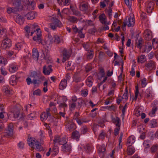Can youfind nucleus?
Listing matches in <instances>:
<instances>
[{
  "mask_svg": "<svg viewBox=\"0 0 158 158\" xmlns=\"http://www.w3.org/2000/svg\"><path fill=\"white\" fill-rule=\"evenodd\" d=\"M31 79L28 77L26 79L27 84L29 85L31 84H32L35 86L38 87L42 83V81L44 80V77L42 76L40 73L35 71H33L31 72L30 75Z\"/></svg>",
  "mask_w": 158,
  "mask_h": 158,
  "instance_id": "1",
  "label": "nucleus"
},
{
  "mask_svg": "<svg viewBox=\"0 0 158 158\" xmlns=\"http://www.w3.org/2000/svg\"><path fill=\"white\" fill-rule=\"evenodd\" d=\"M41 37V35L38 34L36 35L33 37V40L36 41L38 44L41 43L42 45L45 46L48 48L50 47L53 42V38L51 35L48 33L44 42L42 41Z\"/></svg>",
  "mask_w": 158,
  "mask_h": 158,
  "instance_id": "2",
  "label": "nucleus"
},
{
  "mask_svg": "<svg viewBox=\"0 0 158 158\" xmlns=\"http://www.w3.org/2000/svg\"><path fill=\"white\" fill-rule=\"evenodd\" d=\"M13 7H9L7 9V12L9 14L12 13H15L17 12L22 10L23 6L21 5V0H12Z\"/></svg>",
  "mask_w": 158,
  "mask_h": 158,
  "instance_id": "3",
  "label": "nucleus"
},
{
  "mask_svg": "<svg viewBox=\"0 0 158 158\" xmlns=\"http://www.w3.org/2000/svg\"><path fill=\"white\" fill-rule=\"evenodd\" d=\"M49 27L53 30L56 29L57 27L60 28L63 25L58 19L52 17L51 19V23L49 24Z\"/></svg>",
  "mask_w": 158,
  "mask_h": 158,
  "instance_id": "4",
  "label": "nucleus"
},
{
  "mask_svg": "<svg viewBox=\"0 0 158 158\" xmlns=\"http://www.w3.org/2000/svg\"><path fill=\"white\" fill-rule=\"evenodd\" d=\"M27 142L31 148H33L35 145L36 148L39 151L43 150V148L42 147L41 143L35 140L34 138H29L27 140Z\"/></svg>",
  "mask_w": 158,
  "mask_h": 158,
  "instance_id": "5",
  "label": "nucleus"
},
{
  "mask_svg": "<svg viewBox=\"0 0 158 158\" xmlns=\"http://www.w3.org/2000/svg\"><path fill=\"white\" fill-rule=\"evenodd\" d=\"M25 30L28 35L29 33L30 32V31H36L38 33L41 32L40 29L38 28V25L35 23L31 25L30 27L26 26L25 28Z\"/></svg>",
  "mask_w": 158,
  "mask_h": 158,
  "instance_id": "6",
  "label": "nucleus"
},
{
  "mask_svg": "<svg viewBox=\"0 0 158 158\" xmlns=\"http://www.w3.org/2000/svg\"><path fill=\"white\" fill-rule=\"evenodd\" d=\"M12 45L11 40L7 37H5L2 41L1 48L3 49H8Z\"/></svg>",
  "mask_w": 158,
  "mask_h": 158,
  "instance_id": "7",
  "label": "nucleus"
},
{
  "mask_svg": "<svg viewBox=\"0 0 158 158\" xmlns=\"http://www.w3.org/2000/svg\"><path fill=\"white\" fill-rule=\"evenodd\" d=\"M62 62L64 63L66 60H68L70 56V54L69 52L65 49L64 48L62 52Z\"/></svg>",
  "mask_w": 158,
  "mask_h": 158,
  "instance_id": "8",
  "label": "nucleus"
},
{
  "mask_svg": "<svg viewBox=\"0 0 158 158\" xmlns=\"http://www.w3.org/2000/svg\"><path fill=\"white\" fill-rule=\"evenodd\" d=\"M52 67L51 65H49L47 67L46 65L44 66L43 68V73L46 75H49L52 71Z\"/></svg>",
  "mask_w": 158,
  "mask_h": 158,
  "instance_id": "9",
  "label": "nucleus"
},
{
  "mask_svg": "<svg viewBox=\"0 0 158 158\" xmlns=\"http://www.w3.org/2000/svg\"><path fill=\"white\" fill-rule=\"evenodd\" d=\"M13 125L12 123H10L6 128V133L8 135H11L13 134Z\"/></svg>",
  "mask_w": 158,
  "mask_h": 158,
  "instance_id": "10",
  "label": "nucleus"
},
{
  "mask_svg": "<svg viewBox=\"0 0 158 158\" xmlns=\"http://www.w3.org/2000/svg\"><path fill=\"white\" fill-rule=\"evenodd\" d=\"M62 149L64 152H70L71 150V146L70 143H67L62 146Z\"/></svg>",
  "mask_w": 158,
  "mask_h": 158,
  "instance_id": "11",
  "label": "nucleus"
},
{
  "mask_svg": "<svg viewBox=\"0 0 158 158\" xmlns=\"http://www.w3.org/2000/svg\"><path fill=\"white\" fill-rule=\"evenodd\" d=\"M139 35L138 34L136 35L137 38L138 37ZM143 42V40L142 38H140L139 40H138V38H137L136 40L135 45L137 48L140 49L142 48Z\"/></svg>",
  "mask_w": 158,
  "mask_h": 158,
  "instance_id": "12",
  "label": "nucleus"
},
{
  "mask_svg": "<svg viewBox=\"0 0 158 158\" xmlns=\"http://www.w3.org/2000/svg\"><path fill=\"white\" fill-rule=\"evenodd\" d=\"M67 85V80L65 79L62 80L59 85L60 89L61 90L64 89L66 87Z\"/></svg>",
  "mask_w": 158,
  "mask_h": 158,
  "instance_id": "13",
  "label": "nucleus"
},
{
  "mask_svg": "<svg viewBox=\"0 0 158 158\" xmlns=\"http://www.w3.org/2000/svg\"><path fill=\"white\" fill-rule=\"evenodd\" d=\"M112 120L113 121V123L115 124L116 127H120L121 126V120L118 117H116V118L112 117Z\"/></svg>",
  "mask_w": 158,
  "mask_h": 158,
  "instance_id": "14",
  "label": "nucleus"
},
{
  "mask_svg": "<svg viewBox=\"0 0 158 158\" xmlns=\"http://www.w3.org/2000/svg\"><path fill=\"white\" fill-rule=\"evenodd\" d=\"M17 80V77L16 75H13L11 76L9 80L10 84L12 85H15L16 84Z\"/></svg>",
  "mask_w": 158,
  "mask_h": 158,
  "instance_id": "15",
  "label": "nucleus"
},
{
  "mask_svg": "<svg viewBox=\"0 0 158 158\" xmlns=\"http://www.w3.org/2000/svg\"><path fill=\"white\" fill-rule=\"evenodd\" d=\"M32 56L33 59L36 61H37L38 59L39 53L37 50L34 48L32 50Z\"/></svg>",
  "mask_w": 158,
  "mask_h": 158,
  "instance_id": "16",
  "label": "nucleus"
},
{
  "mask_svg": "<svg viewBox=\"0 0 158 158\" xmlns=\"http://www.w3.org/2000/svg\"><path fill=\"white\" fill-rule=\"evenodd\" d=\"M15 20L17 23L22 24L23 23L24 19L22 16L18 15L15 19Z\"/></svg>",
  "mask_w": 158,
  "mask_h": 158,
  "instance_id": "17",
  "label": "nucleus"
},
{
  "mask_svg": "<svg viewBox=\"0 0 158 158\" xmlns=\"http://www.w3.org/2000/svg\"><path fill=\"white\" fill-rule=\"evenodd\" d=\"M158 109V107L156 105L154 104L153 105V107L151 111H150L149 113V115L152 117L156 111H157Z\"/></svg>",
  "mask_w": 158,
  "mask_h": 158,
  "instance_id": "18",
  "label": "nucleus"
},
{
  "mask_svg": "<svg viewBox=\"0 0 158 158\" xmlns=\"http://www.w3.org/2000/svg\"><path fill=\"white\" fill-rule=\"evenodd\" d=\"M154 3L153 2H149L147 7V12L148 13H150L152 12V9L153 8Z\"/></svg>",
  "mask_w": 158,
  "mask_h": 158,
  "instance_id": "19",
  "label": "nucleus"
},
{
  "mask_svg": "<svg viewBox=\"0 0 158 158\" xmlns=\"http://www.w3.org/2000/svg\"><path fill=\"white\" fill-rule=\"evenodd\" d=\"M66 67L68 68L67 70H73L75 68L73 63L71 61L68 62L66 65Z\"/></svg>",
  "mask_w": 158,
  "mask_h": 158,
  "instance_id": "20",
  "label": "nucleus"
},
{
  "mask_svg": "<svg viewBox=\"0 0 158 158\" xmlns=\"http://www.w3.org/2000/svg\"><path fill=\"white\" fill-rule=\"evenodd\" d=\"M25 16L28 20H32L35 18V13L34 12H30L27 14Z\"/></svg>",
  "mask_w": 158,
  "mask_h": 158,
  "instance_id": "21",
  "label": "nucleus"
},
{
  "mask_svg": "<svg viewBox=\"0 0 158 158\" xmlns=\"http://www.w3.org/2000/svg\"><path fill=\"white\" fill-rule=\"evenodd\" d=\"M20 110L19 109L15 108L14 109L13 112L12 113V114L15 118H18L20 115Z\"/></svg>",
  "mask_w": 158,
  "mask_h": 158,
  "instance_id": "22",
  "label": "nucleus"
},
{
  "mask_svg": "<svg viewBox=\"0 0 158 158\" xmlns=\"http://www.w3.org/2000/svg\"><path fill=\"white\" fill-rule=\"evenodd\" d=\"M67 19L69 22L73 23H77L78 20V19L74 16H69Z\"/></svg>",
  "mask_w": 158,
  "mask_h": 158,
  "instance_id": "23",
  "label": "nucleus"
},
{
  "mask_svg": "<svg viewBox=\"0 0 158 158\" xmlns=\"http://www.w3.org/2000/svg\"><path fill=\"white\" fill-rule=\"evenodd\" d=\"M93 78L92 76H89L88 77L86 81V85L89 87H91L92 85Z\"/></svg>",
  "mask_w": 158,
  "mask_h": 158,
  "instance_id": "24",
  "label": "nucleus"
},
{
  "mask_svg": "<svg viewBox=\"0 0 158 158\" xmlns=\"http://www.w3.org/2000/svg\"><path fill=\"white\" fill-rule=\"evenodd\" d=\"M80 10L82 11H85L88 8V6L87 4L81 3L79 5Z\"/></svg>",
  "mask_w": 158,
  "mask_h": 158,
  "instance_id": "25",
  "label": "nucleus"
},
{
  "mask_svg": "<svg viewBox=\"0 0 158 158\" xmlns=\"http://www.w3.org/2000/svg\"><path fill=\"white\" fill-rule=\"evenodd\" d=\"M135 142V138L133 136H130L128 139L127 144L130 146Z\"/></svg>",
  "mask_w": 158,
  "mask_h": 158,
  "instance_id": "26",
  "label": "nucleus"
},
{
  "mask_svg": "<svg viewBox=\"0 0 158 158\" xmlns=\"http://www.w3.org/2000/svg\"><path fill=\"white\" fill-rule=\"evenodd\" d=\"M128 22L129 23L127 25L128 27H130L133 26L135 23L134 18H129L128 19Z\"/></svg>",
  "mask_w": 158,
  "mask_h": 158,
  "instance_id": "27",
  "label": "nucleus"
},
{
  "mask_svg": "<svg viewBox=\"0 0 158 158\" xmlns=\"http://www.w3.org/2000/svg\"><path fill=\"white\" fill-rule=\"evenodd\" d=\"M72 137L74 139H78L80 137L79 132L76 131L73 132L72 134Z\"/></svg>",
  "mask_w": 158,
  "mask_h": 158,
  "instance_id": "28",
  "label": "nucleus"
},
{
  "mask_svg": "<svg viewBox=\"0 0 158 158\" xmlns=\"http://www.w3.org/2000/svg\"><path fill=\"white\" fill-rule=\"evenodd\" d=\"M155 62L152 60H150L146 64V66L149 69H152L154 67Z\"/></svg>",
  "mask_w": 158,
  "mask_h": 158,
  "instance_id": "29",
  "label": "nucleus"
},
{
  "mask_svg": "<svg viewBox=\"0 0 158 158\" xmlns=\"http://www.w3.org/2000/svg\"><path fill=\"white\" fill-rule=\"evenodd\" d=\"M150 34V32L147 31L145 32L144 37L145 40L147 41L150 40L152 38V36Z\"/></svg>",
  "mask_w": 158,
  "mask_h": 158,
  "instance_id": "30",
  "label": "nucleus"
},
{
  "mask_svg": "<svg viewBox=\"0 0 158 158\" xmlns=\"http://www.w3.org/2000/svg\"><path fill=\"white\" fill-rule=\"evenodd\" d=\"M29 7L31 8V10H34L35 8V3L33 0H28Z\"/></svg>",
  "mask_w": 158,
  "mask_h": 158,
  "instance_id": "31",
  "label": "nucleus"
},
{
  "mask_svg": "<svg viewBox=\"0 0 158 158\" xmlns=\"http://www.w3.org/2000/svg\"><path fill=\"white\" fill-rule=\"evenodd\" d=\"M150 123L152 128L156 127L158 126L157 120L155 119H153L151 120L150 122Z\"/></svg>",
  "mask_w": 158,
  "mask_h": 158,
  "instance_id": "32",
  "label": "nucleus"
},
{
  "mask_svg": "<svg viewBox=\"0 0 158 158\" xmlns=\"http://www.w3.org/2000/svg\"><path fill=\"white\" fill-rule=\"evenodd\" d=\"M3 90L4 91V92L7 95H10L11 94V91H10V88L8 86H4L3 88Z\"/></svg>",
  "mask_w": 158,
  "mask_h": 158,
  "instance_id": "33",
  "label": "nucleus"
},
{
  "mask_svg": "<svg viewBox=\"0 0 158 158\" xmlns=\"http://www.w3.org/2000/svg\"><path fill=\"white\" fill-rule=\"evenodd\" d=\"M89 52L87 53V56L88 58L89 59H92L94 56V52L93 50H89Z\"/></svg>",
  "mask_w": 158,
  "mask_h": 158,
  "instance_id": "34",
  "label": "nucleus"
},
{
  "mask_svg": "<svg viewBox=\"0 0 158 158\" xmlns=\"http://www.w3.org/2000/svg\"><path fill=\"white\" fill-rule=\"evenodd\" d=\"M67 127L69 131H72L75 129V125L73 123H71L67 125Z\"/></svg>",
  "mask_w": 158,
  "mask_h": 158,
  "instance_id": "35",
  "label": "nucleus"
},
{
  "mask_svg": "<svg viewBox=\"0 0 158 158\" xmlns=\"http://www.w3.org/2000/svg\"><path fill=\"white\" fill-rule=\"evenodd\" d=\"M84 149L86 153H89L91 150V147L89 144H87L85 146Z\"/></svg>",
  "mask_w": 158,
  "mask_h": 158,
  "instance_id": "36",
  "label": "nucleus"
},
{
  "mask_svg": "<svg viewBox=\"0 0 158 158\" xmlns=\"http://www.w3.org/2000/svg\"><path fill=\"white\" fill-rule=\"evenodd\" d=\"M106 135V134L104 132V131L102 130L99 135L98 139H104Z\"/></svg>",
  "mask_w": 158,
  "mask_h": 158,
  "instance_id": "37",
  "label": "nucleus"
},
{
  "mask_svg": "<svg viewBox=\"0 0 158 158\" xmlns=\"http://www.w3.org/2000/svg\"><path fill=\"white\" fill-rule=\"evenodd\" d=\"M18 69V68L15 66L11 65L9 67V70L10 72L13 73L16 71Z\"/></svg>",
  "mask_w": 158,
  "mask_h": 158,
  "instance_id": "38",
  "label": "nucleus"
},
{
  "mask_svg": "<svg viewBox=\"0 0 158 158\" xmlns=\"http://www.w3.org/2000/svg\"><path fill=\"white\" fill-rule=\"evenodd\" d=\"M152 47L151 45L148 46L147 45H145V48H144V52L148 53L152 49Z\"/></svg>",
  "mask_w": 158,
  "mask_h": 158,
  "instance_id": "39",
  "label": "nucleus"
},
{
  "mask_svg": "<svg viewBox=\"0 0 158 158\" xmlns=\"http://www.w3.org/2000/svg\"><path fill=\"white\" fill-rule=\"evenodd\" d=\"M146 60V57L144 55H141L139 58H138V61L140 62L141 63H143Z\"/></svg>",
  "mask_w": 158,
  "mask_h": 158,
  "instance_id": "40",
  "label": "nucleus"
},
{
  "mask_svg": "<svg viewBox=\"0 0 158 158\" xmlns=\"http://www.w3.org/2000/svg\"><path fill=\"white\" fill-rule=\"evenodd\" d=\"M81 134H84L87 132L88 128L86 126H84L81 128Z\"/></svg>",
  "mask_w": 158,
  "mask_h": 158,
  "instance_id": "41",
  "label": "nucleus"
},
{
  "mask_svg": "<svg viewBox=\"0 0 158 158\" xmlns=\"http://www.w3.org/2000/svg\"><path fill=\"white\" fill-rule=\"evenodd\" d=\"M47 118V115L45 112L42 113L40 115V119L42 121L46 120Z\"/></svg>",
  "mask_w": 158,
  "mask_h": 158,
  "instance_id": "42",
  "label": "nucleus"
},
{
  "mask_svg": "<svg viewBox=\"0 0 158 158\" xmlns=\"http://www.w3.org/2000/svg\"><path fill=\"white\" fill-rule=\"evenodd\" d=\"M41 94V90L40 89H38L33 92V95L40 96Z\"/></svg>",
  "mask_w": 158,
  "mask_h": 158,
  "instance_id": "43",
  "label": "nucleus"
},
{
  "mask_svg": "<svg viewBox=\"0 0 158 158\" xmlns=\"http://www.w3.org/2000/svg\"><path fill=\"white\" fill-rule=\"evenodd\" d=\"M60 139V138L59 135H56L55 136L54 139L53 140L54 144L57 143H59Z\"/></svg>",
  "mask_w": 158,
  "mask_h": 158,
  "instance_id": "44",
  "label": "nucleus"
},
{
  "mask_svg": "<svg viewBox=\"0 0 158 158\" xmlns=\"http://www.w3.org/2000/svg\"><path fill=\"white\" fill-rule=\"evenodd\" d=\"M85 71L86 73H88L92 69V66L90 64H88L86 65L85 67Z\"/></svg>",
  "mask_w": 158,
  "mask_h": 158,
  "instance_id": "45",
  "label": "nucleus"
},
{
  "mask_svg": "<svg viewBox=\"0 0 158 158\" xmlns=\"http://www.w3.org/2000/svg\"><path fill=\"white\" fill-rule=\"evenodd\" d=\"M23 44L22 43L18 42L15 44V47L17 50H20L23 46Z\"/></svg>",
  "mask_w": 158,
  "mask_h": 158,
  "instance_id": "46",
  "label": "nucleus"
},
{
  "mask_svg": "<svg viewBox=\"0 0 158 158\" xmlns=\"http://www.w3.org/2000/svg\"><path fill=\"white\" fill-rule=\"evenodd\" d=\"M135 152L134 148H129L127 149L128 153L129 155L133 154Z\"/></svg>",
  "mask_w": 158,
  "mask_h": 158,
  "instance_id": "47",
  "label": "nucleus"
},
{
  "mask_svg": "<svg viewBox=\"0 0 158 158\" xmlns=\"http://www.w3.org/2000/svg\"><path fill=\"white\" fill-rule=\"evenodd\" d=\"M67 143V141H66V139L65 138H60L59 143L60 144L62 145L63 146V145Z\"/></svg>",
  "mask_w": 158,
  "mask_h": 158,
  "instance_id": "48",
  "label": "nucleus"
},
{
  "mask_svg": "<svg viewBox=\"0 0 158 158\" xmlns=\"http://www.w3.org/2000/svg\"><path fill=\"white\" fill-rule=\"evenodd\" d=\"M145 98H148L152 96V92L149 89L147 90L145 94Z\"/></svg>",
  "mask_w": 158,
  "mask_h": 158,
  "instance_id": "49",
  "label": "nucleus"
},
{
  "mask_svg": "<svg viewBox=\"0 0 158 158\" xmlns=\"http://www.w3.org/2000/svg\"><path fill=\"white\" fill-rule=\"evenodd\" d=\"M99 19L100 22L102 23L106 20V18L105 15L104 14H102L100 15L99 16Z\"/></svg>",
  "mask_w": 158,
  "mask_h": 158,
  "instance_id": "50",
  "label": "nucleus"
},
{
  "mask_svg": "<svg viewBox=\"0 0 158 158\" xmlns=\"http://www.w3.org/2000/svg\"><path fill=\"white\" fill-rule=\"evenodd\" d=\"M97 29L95 27L89 29L88 32L89 33L94 34V33L97 31Z\"/></svg>",
  "mask_w": 158,
  "mask_h": 158,
  "instance_id": "51",
  "label": "nucleus"
},
{
  "mask_svg": "<svg viewBox=\"0 0 158 158\" xmlns=\"http://www.w3.org/2000/svg\"><path fill=\"white\" fill-rule=\"evenodd\" d=\"M158 149V146L157 145H153L151 148V150L152 153L156 152Z\"/></svg>",
  "mask_w": 158,
  "mask_h": 158,
  "instance_id": "52",
  "label": "nucleus"
},
{
  "mask_svg": "<svg viewBox=\"0 0 158 158\" xmlns=\"http://www.w3.org/2000/svg\"><path fill=\"white\" fill-rule=\"evenodd\" d=\"M139 93V90L138 85L135 86V100H136L137 98L138 97V94Z\"/></svg>",
  "mask_w": 158,
  "mask_h": 158,
  "instance_id": "53",
  "label": "nucleus"
},
{
  "mask_svg": "<svg viewBox=\"0 0 158 158\" xmlns=\"http://www.w3.org/2000/svg\"><path fill=\"white\" fill-rule=\"evenodd\" d=\"M54 40L53 42L56 44H58L60 42V39L59 37L57 35H55L54 37Z\"/></svg>",
  "mask_w": 158,
  "mask_h": 158,
  "instance_id": "54",
  "label": "nucleus"
},
{
  "mask_svg": "<svg viewBox=\"0 0 158 158\" xmlns=\"http://www.w3.org/2000/svg\"><path fill=\"white\" fill-rule=\"evenodd\" d=\"M147 80L146 78H143L141 81V85L143 87H145L147 83L146 82Z\"/></svg>",
  "mask_w": 158,
  "mask_h": 158,
  "instance_id": "55",
  "label": "nucleus"
},
{
  "mask_svg": "<svg viewBox=\"0 0 158 158\" xmlns=\"http://www.w3.org/2000/svg\"><path fill=\"white\" fill-rule=\"evenodd\" d=\"M77 73H78L77 72L75 73V75L74 76V77L75 81L77 82H80L81 81V79L80 77H78L76 75Z\"/></svg>",
  "mask_w": 158,
  "mask_h": 158,
  "instance_id": "56",
  "label": "nucleus"
},
{
  "mask_svg": "<svg viewBox=\"0 0 158 158\" xmlns=\"http://www.w3.org/2000/svg\"><path fill=\"white\" fill-rule=\"evenodd\" d=\"M105 54L102 52H100L99 53V58L100 60H102L105 57Z\"/></svg>",
  "mask_w": 158,
  "mask_h": 158,
  "instance_id": "57",
  "label": "nucleus"
},
{
  "mask_svg": "<svg viewBox=\"0 0 158 158\" xmlns=\"http://www.w3.org/2000/svg\"><path fill=\"white\" fill-rule=\"evenodd\" d=\"M98 151L99 153L104 152L106 150V149L105 148L102 146L98 148Z\"/></svg>",
  "mask_w": 158,
  "mask_h": 158,
  "instance_id": "58",
  "label": "nucleus"
},
{
  "mask_svg": "<svg viewBox=\"0 0 158 158\" xmlns=\"http://www.w3.org/2000/svg\"><path fill=\"white\" fill-rule=\"evenodd\" d=\"M120 128V127H117L115 128L114 130V135L115 136H117L118 134Z\"/></svg>",
  "mask_w": 158,
  "mask_h": 158,
  "instance_id": "59",
  "label": "nucleus"
},
{
  "mask_svg": "<svg viewBox=\"0 0 158 158\" xmlns=\"http://www.w3.org/2000/svg\"><path fill=\"white\" fill-rule=\"evenodd\" d=\"M24 145V143L22 142H19V143L18 144L19 148L21 149H22L23 148Z\"/></svg>",
  "mask_w": 158,
  "mask_h": 158,
  "instance_id": "60",
  "label": "nucleus"
},
{
  "mask_svg": "<svg viewBox=\"0 0 158 158\" xmlns=\"http://www.w3.org/2000/svg\"><path fill=\"white\" fill-rule=\"evenodd\" d=\"M154 55V53L153 52H151L148 55V58L149 59H151Z\"/></svg>",
  "mask_w": 158,
  "mask_h": 158,
  "instance_id": "61",
  "label": "nucleus"
},
{
  "mask_svg": "<svg viewBox=\"0 0 158 158\" xmlns=\"http://www.w3.org/2000/svg\"><path fill=\"white\" fill-rule=\"evenodd\" d=\"M130 75L132 77H133L135 75V69L133 67H132L131 69V70L130 71Z\"/></svg>",
  "mask_w": 158,
  "mask_h": 158,
  "instance_id": "62",
  "label": "nucleus"
},
{
  "mask_svg": "<svg viewBox=\"0 0 158 158\" xmlns=\"http://www.w3.org/2000/svg\"><path fill=\"white\" fill-rule=\"evenodd\" d=\"M35 117V116L34 114H31L28 115L27 118L28 119H30V120H32L33 118H34Z\"/></svg>",
  "mask_w": 158,
  "mask_h": 158,
  "instance_id": "63",
  "label": "nucleus"
},
{
  "mask_svg": "<svg viewBox=\"0 0 158 158\" xmlns=\"http://www.w3.org/2000/svg\"><path fill=\"white\" fill-rule=\"evenodd\" d=\"M141 17L143 19H145L147 18V15L145 13H142L141 15Z\"/></svg>",
  "mask_w": 158,
  "mask_h": 158,
  "instance_id": "64",
  "label": "nucleus"
}]
</instances>
